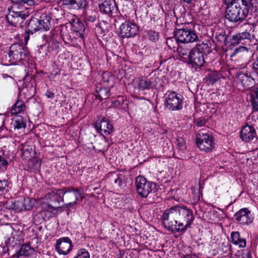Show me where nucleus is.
<instances>
[{
  "instance_id": "obj_1",
  "label": "nucleus",
  "mask_w": 258,
  "mask_h": 258,
  "mask_svg": "<svg viewBox=\"0 0 258 258\" xmlns=\"http://www.w3.org/2000/svg\"><path fill=\"white\" fill-rule=\"evenodd\" d=\"M195 219L192 211L186 206L176 205L166 210L162 216L164 227L173 233H184Z\"/></svg>"
},
{
  "instance_id": "obj_2",
  "label": "nucleus",
  "mask_w": 258,
  "mask_h": 258,
  "mask_svg": "<svg viewBox=\"0 0 258 258\" xmlns=\"http://www.w3.org/2000/svg\"><path fill=\"white\" fill-rule=\"evenodd\" d=\"M47 196L50 201L54 203L58 202V199H61L66 202L64 206L66 208H73L77 204L79 196L81 200L85 198V194L80 188L72 186L51 190L48 192Z\"/></svg>"
},
{
  "instance_id": "obj_3",
  "label": "nucleus",
  "mask_w": 258,
  "mask_h": 258,
  "mask_svg": "<svg viewBox=\"0 0 258 258\" xmlns=\"http://www.w3.org/2000/svg\"><path fill=\"white\" fill-rule=\"evenodd\" d=\"M247 2L245 0L239 1L226 6L225 17L229 22L234 23H241L249 13H250Z\"/></svg>"
},
{
  "instance_id": "obj_4",
  "label": "nucleus",
  "mask_w": 258,
  "mask_h": 258,
  "mask_svg": "<svg viewBox=\"0 0 258 258\" xmlns=\"http://www.w3.org/2000/svg\"><path fill=\"white\" fill-rule=\"evenodd\" d=\"M211 52V47L207 43L203 42L197 44L196 46L191 49V53L189 55L187 64L191 65L192 68H202L205 63V55H207Z\"/></svg>"
},
{
  "instance_id": "obj_5",
  "label": "nucleus",
  "mask_w": 258,
  "mask_h": 258,
  "mask_svg": "<svg viewBox=\"0 0 258 258\" xmlns=\"http://www.w3.org/2000/svg\"><path fill=\"white\" fill-rule=\"evenodd\" d=\"M8 56H6V62L11 64H16L18 62L24 63L26 61V58L29 56V53L27 49L20 43H14L9 48Z\"/></svg>"
},
{
  "instance_id": "obj_6",
  "label": "nucleus",
  "mask_w": 258,
  "mask_h": 258,
  "mask_svg": "<svg viewBox=\"0 0 258 258\" xmlns=\"http://www.w3.org/2000/svg\"><path fill=\"white\" fill-rule=\"evenodd\" d=\"M51 25L48 22V20L45 21L44 18L40 19L32 17L26 27L25 34L24 35V41L26 43L29 40L30 35L33 34L39 30H48L50 29Z\"/></svg>"
},
{
  "instance_id": "obj_7",
  "label": "nucleus",
  "mask_w": 258,
  "mask_h": 258,
  "mask_svg": "<svg viewBox=\"0 0 258 258\" xmlns=\"http://www.w3.org/2000/svg\"><path fill=\"white\" fill-rule=\"evenodd\" d=\"M196 142L198 148L205 152L213 150L215 146V140L212 134L208 131L200 130L197 135Z\"/></svg>"
},
{
  "instance_id": "obj_8",
  "label": "nucleus",
  "mask_w": 258,
  "mask_h": 258,
  "mask_svg": "<svg viewBox=\"0 0 258 258\" xmlns=\"http://www.w3.org/2000/svg\"><path fill=\"white\" fill-rule=\"evenodd\" d=\"M174 36L181 43H192L197 42L199 39L196 32L185 26L181 28L175 29Z\"/></svg>"
},
{
  "instance_id": "obj_9",
  "label": "nucleus",
  "mask_w": 258,
  "mask_h": 258,
  "mask_svg": "<svg viewBox=\"0 0 258 258\" xmlns=\"http://www.w3.org/2000/svg\"><path fill=\"white\" fill-rule=\"evenodd\" d=\"M254 77H256L252 70L247 69L246 64L244 68L241 69L237 73L236 79L237 83L240 84L244 88L251 87L254 83Z\"/></svg>"
},
{
  "instance_id": "obj_10",
  "label": "nucleus",
  "mask_w": 258,
  "mask_h": 258,
  "mask_svg": "<svg viewBox=\"0 0 258 258\" xmlns=\"http://www.w3.org/2000/svg\"><path fill=\"white\" fill-rule=\"evenodd\" d=\"M136 184L138 194L142 198H146L152 190L155 188L156 184L151 181H148L142 176L136 178Z\"/></svg>"
},
{
  "instance_id": "obj_11",
  "label": "nucleus",
  "mask_w": 258,
  "mask_h": 258,
  "mask_svg": "<svg viewBox=\"0 0 258 258\" xmlns=\"http://www.w3.org/2000/svg\"><path fill=\"white\" fill-rule=\"evenodd\" d=\"M165 104L166 107L170 110H179L182 108L183 100L182 96L178 95L176 92L168 91L165 95Z\"/></svg>"
},
{
  "instance_id": "obj_12",
  "label": "nucleus",
  "mask_w": 258,
  "mask_h": 258,
  "mask_svg": "<svg viewBox=\"0 0 258 258\" xmlns=\"http://www.w3.org/2000/svg\"><path fill=\"white\" fill-rule=\"evenodd\" d=\"M98 8L101 13L109 17H116L120 14L114 0H104L99 4Z\"/></svg>"
},
{
  "instance_id": "obj_13",
  "label": "nucleus",
  "mask_w": 258,
  "mask_h": 258,
  "mask_svg": "<svg viewBox=\"0 0 258 258\" xmlns=\"http://www.w3.org/2000/svg\"><path fill=\"white\" fill-rule=\"evenodd\" d=\"M252 37L249 32L245 30L243 32H239L234 35H233L230 39V45L235 46L237 44H241L244 45L241 47L244 50H247V48L246 46H249L250 40Z\"/></svg>"
},
{
  "instance_id": "obj_14",
  "label": "nucleus",
  "mask_w": 258,
  "mask_h": 258,
  "mask_svg": "<svg viewBox=\"0 0 258 258\" xmlns=\"http://www.w3.org/2000/svg\"><path fill=\"white\" fill-rule=\"evenodd\" d=\"M160 78L157 76L150 78L149 80L145 77H139L136 81V88L140 91L149 90L156 88Z\"/></svg>"
},
{
  "instance_id": "obj_15",
  "label": "nucleus",
  "mask_w": 258,
  "mask_h": 258,
  "mask_svg": "<svg viewBox=\"0 0 258 258\" xmlns=\"http://www.w3.org/2000/svg\"><path fill=\"white\" fill-rule=\"evenodd\" d=\"M119 29V34L123 38L134 37L139 33V28L137 25L128 21L121 24Z\"/></svg>"
},
{
  "instance_id": "obj_16",
  "label": "nucleus",
  "mask_w": 258,
  "mask_h": 258,
  "mask_svg": "<svg viewBox=\"0 0 258 258\" xmlns=\"http://www.w3.org/2000/svg\"><path fill=\"white\" fill-rule=\"evenodd\" d=\"M58 4L70 10H85L88 7L87 0H59Z\"/></svg>"
},
{
  "instance_id": "obj_17",
  "label": "nucleus",
  "mask_w": 258,
  "mask_h": 258,
  "mask_svg": "<svg viewBox=\"0 0 258 258\" xmlns=\"http://www.w3.org/2000/svg\"><path fill=\"white\" fill-rule=\"evenodd\" d=\"M28 16V15L26 14L23 11H12L9 12L6 18L9 24L17 27V25H20Z\"/></svg>"
},
{
  "instance_id": "obj_18",
  "label": "nucleus",
  "mask_w": 258,
  "mask_h": 258,
  "mask_svg": "<svg viewBox=\"0 0 258 258\" xmlns=\"http://www.w3.org/2000/svg\"><path fill=\"white\" fill-rule=\"evenodd\" d=\"M95 127L98 132L101 134L103 133L105 135L110 134L113 128L108 119L101 116H99L96 120Z\"/></svg>"
},
{
  "instance_id": "obj_19",
  "label": "nucleus",
  "mask_w": 258,
  "mask_h": 258,
  "mask_svg": "<svg viewBox=\"0 0 258 258\" xmlns=\"http://www.w3.org/2000/svg\"><path fill=\"white\" fill-rule=\"evenodd\" d=\"M73 244L68 237H64L58 239L55 244V249L59 254L66 255L71 250Z\"/></svg>"
},
{
  "instance_id": "obj_20",
  "label": "nucleus",
  "mask_w": 258,
  "mask_h": 258,
  "mask_svg": "<svg viewBox=\"0 0 258 258\" xmlns=\"http://www.w3.org/2000/svg\"><path fill=\"white\" fill-rule=\"evenodd\" d=\"M237 222L242 225L250 224L253 220L251 212L247 208H242L235 213L234 215Z\"/></svg>"
},
{
  "instance_id": "obj_21",
  "label": "nucleus",
  "mask_w": 258,
  "mask_h": 258,
  "mask_svg": "<svg viewBox=\"0 0 258 258\" xmlns=\"http://www.w3.org/2000/svg\"><path fill=\"white\" fill-rule=\"evenodd\" d=\"M60 36L51 31L50 34L46 36V43L51 52H58L59 50L61 43L58 40Z\"/></svg>"
},
{
  "instance_id": "obj_22",
  "label": "nucleus",
  "mask_w": 258,
  "mask_h": 258,
  "mask_svg": "<svg viewBox=\"0 0 258 258\" xmlns=\"http://www.w3.org/2000/svg\"><path fill=\"white\" fill-rule=\"evenodd\" d=\"M113 87V84L105 86L103 84H99L95 86L96 95L99 96V101H102L108 99L110 96V89Z\"/></svg>"
},
{
  "instance_id": "obj_23",
  "label": "nucleus",
  "mask_w": 258,
  "mask_h": 258,
  "mask_svg": "<svg viewBox=\"0 0 258 258\" xmlns=\"http://www.w3.org/2000/svg\"><path fill=\"white\" fill-rule=\"evenodd\" d=\"M240 138L245 142H249L254 139H256V134L255 129L252 125L244 126L240 132Z\"/></svg>"
},
{
  "instance_id": "obj_24",
  "label": "nucleus",
  "mask_w": 258,
  "mask_h": 258,
  "mask_svg": "<svg viewBox=\"0 0 258 258\" xmlns=\"http://www.w3.org/2000/svg\"><path fill=\"white\" fill-rule=\"evenodd\" d=\"M73 33L75 35V38H81L84 39L85 32V28L84 24L79 19L74 20L72 23Z\"/></svg>"
},
{
  "instance_id": "obj_25",
  "label": "nucleus",
  "mask_w": 258,
  "mask_h": 258,
  "mask_svg": "<svg viewBox=\"0 0 258 258\" xmlns=\"http://www.w3.org/2000/svg\"><path fill=\"white\" fill-rule=\"evenodd\" d=\"M62 16L61 9H59L58 8H51L48 15H42L41 18H44L45 21L48 20V22L50 24L51 20L57 21L62 18Z\"/></svg>"
},
{
  "instance_id": "obj_26",
  "label": "nucleus",
  "mask_w": 258,
  "mask_h": 258,
  "mask_svg": "<svg viewBox=\"0 0 258 258\" xmlns=\"http://www.w3.org/2000/svg\"><path fill=\"white\" fill-rule=\"evenodd\" d=\"M211 32H212V37H214L217 42L220 43L225 42L227 39V36L225 31L223 28L216 26L213 29H212Z\"/></svg>"
},
{
  "instance_id": "obj_27",
  "label": "nucleus",
  "mask_w": 258,
  "mask_h": 258,
  "mask_svg": "<svg viewBox=\"0 0 258 258\" xmlns=\"http://www.w3.org/2000/svg\"><path fill=\"white\" fill-rule=\"evenodd\" d=\"M34 250L28 244L22 245L19 251L12 255L10 258H19V257H28L33 253Z\"/></svg>"
},
{
  "instance_id": "obj_28",
  "label": "nucleus",
  "mask_w": 258,
  "mask_h": 258,
  "mask_svg": "<svg viewBox=\"0 0 258 258\" xmlns=\"http://www.w3.org/2000/svg\"><path fill=\"white\" fill-rule=\"evenodd\" d=\"M35 87L34 86L33 82L30 81L28 83L25 82L23 83L21 92L25 95V97L29 99L35 95Z\"/></svg>"
},
{
  "instance_id": "obj_29",
  "label": "nucleus",
  "mask_w": 258,
  "mask_h": 258,
  "mask_svg": "<svg viewBox=\"0 0 258 258\" xmlns=\"http://www.w3.org/2000/svg\"><path fill=\"white\" fill-rule=\"evenodd\" d=\"M176 51L180 57V60L187 64L188 59H189V55L191 53V49L184 46H179L177 47Z\"/></svg>"
},
{
  "instance_id": "obj_30",
  "label": "nucleus",
  "mask_w": 258,
  "mask_h": 258,
  "mask_svg": "<svg viewBox=\"0 0 258 258\" xmlns=\"http://www.w3.org/2000/svg\"><path fill=\"white\" fill-rule=\"evenodd\" d=\"M230 237L233 244L234 245H238L240 247H245L246 246V240L244 238H241L240 237L239 232H232L231 233Z\"/></svg>"
},
{
  "instance_id": "obj_31",
  "label": "nucleus",
  "mask_w": 258,
  "mask_h": 258,
  "mask_svg": "<svg viewBox=\"0 0 258 258\" xmlns=\"http://www.w3.org/2000/svg\"><path fill=\"white\" fill-rule=\"evenodd\" d=\"M247 69L252 70L256 77H258V54L252 56V58L246 64Z\"/></svg>"
},
{
  "instance_id": "obj_32",
  "label": "nucleus",
  "mask_w": 258,
  "mask_h": 258,
  "mask_svg": "<svg viewBox=\"0 0 258 258\" xmlns=\"http://www.w3.org/2000/svg\"><path fill=\"white\" fill-rule=\"evenodd\" d=\"M220 78V74L217 71H210L206 77V82L209 85H213Z\"/></svg>"
},
{
  "instance_id": "obj_33",
  "label": "nucleus",
  "mask_w": 258,
  "mask_h": 258,
  "mask_svg": "<svg viewBox=\"0 0 258 258\" xmlns=\"http://www.w3.org/2000/svg\"><path fill=\"white\" fill-rule=\"evenodd\" d=\"M26 107L24 102L18 99L12 106L10 113H21L25 110Z\"/></svg>"
},
{
  "instance_id": "obj_34",
  "label": "nucleus",
  "mask_w": 258,
  "mask_h": 258,
  "mask_svg": "<svg viewBox=\"0 0 258 258\" xmlns=\"http://www.w3.org/2000/svg\"><path fill=\"white\" fill-rule=\"evenodd\" d=\"M179 43L180 42L178 41L174 35L173 37H168L166 39V45L170 49H173L174 51L176 50L178 47H179Z\"/></svg>"
},
{
  "instance_id": "obj_35",
  "label": "nucleus",
  "mask_w": 258,
  "mask_h": 258,
  "mask_svg": "<svg viewBox=\"0 0 258 258\" xmlns=\"http://www.w3.org/2000/svg\"><path fill=\"white\" fill-rule=\"evenodd\" d=\"M14 7L19 8V6L24 7L26 9L27 6H32L35 4L34 0H11Z\"/></svg>"
},
{
  "instance_id": "obj_36",
  "label": "nucleus",
  "mask_w": 258,
  "mask_h": 258,
  "mask_svg": "<svg viewBox=\"0 0 258 258\" xmlns=\"http://www.w3.org/2000/svg\"><path fill=\"white\" fill-rule=\"evenodd\" d=\"M37 52L41 57L44 58L46 57L49 53L51 52L46 42L39 46Z\"/></svg>"
},
{
  "instance_id": "obj_37",
  "label": "nucleus",
  "mask_w": 258,
  "mask_h": 258,
  "mask_svg": "<svg viewBox=\"0 0 258 258\" xmlns=\"http://www.w3.org/2000/svg\"><path fill=\"white\" fill-rule=\"evenodd\" d=\"M147 38L154 43H156L159 40V33L154 30L150 29L147 31Z\"/></svg>"
},
{
  "instance_id": "obj_38",
  "label": "nucleus",
  "mask_w": 258,
  "mask_h": 258,
  "mask_svg": "<svg viewBox=\"0 0 258 258\" xmlns=\"http://www.w3.org/2000/svg\"><path fill=\"white\" fill-rule=\"evenodd\" d=\"M123 178V175L122 174H111L110 180L118 186L121 187L122 185V180Z\"/></svg>"
},
{
  "instance_id": "obj_39",
  "label": "nucleus",
  "mask_w": 258,
  "mask_h": 258,
  "mask_svg": "<svg viewBox=\"0 0 258 258\" xmlns=\"http://www.w3.org/2000/svg\"><path fill=\"white\" fill-rule=\"evenodd\" d=\"M99 96L96 95V92L95 91L94 93L89 94L87 96L86 100L91 104H94L95 105H97L102 101H99Z\"/></svg>"
},
{
  "instance_id": "obj_40",
  "label": "nucleus",
  "mask_w": 258,
  "mask_h": 258,
  "mask_svg": "<svg viewBox=\"0 0 258 258\" xmlns=\"http://www.w3.org/2000/svg\"><path fill=\"white\" fill-rule=\"evenodd\" d=\"M24 203H25V199L20 198L18 200L15 201L13 208L18 212L24 210Z\"/></svg>"
},
{
  "instance_id": "obj_41",
  "label": "nucleus",
  "mask_w": 258,
  "mask_h": 258,
  "mask_svg": "<svg viewBox=\"0 0 258 258\" xmlns=\"http://www.w3.org/2000/svg\"><path fill=\"white\" fill-rule=\"evenodd\" d=\"M14 125V127L17 129L25 128L26 127V124L23 121L22 116H18L17 118L15 119Z\"/></svg>"
},
{
  "instance_id": "obj_42",
  "label": "nucleus",
  "mask_w": 258,
  "mask_h": 258,
  "mask_svg": "<svg viewBox=\"0 0 258 258\" xmlns=\"http://www.w3.org/2000/svg\"><path fill=\"white\" fill-rule=\"evenodd\" d=\"M9 190V184L5 179H0V195L7 192Z\"/></svg>"
},
{
  "instance_id": "obj_43",
  "label": "nucleus",
  "mask_w": 258,
  "mask_h": 258,
  "mask_svg": "<svg viewBox=\"0 0 258 258\" xmlns=\"http://www.w3.org/2000/svg\"><path fill=\"white\" fill-rule=\"evenodd\" d=\"M74 258H90L88 251L84 248L79 249Z\"/></svg>"
},
{
  "instance_id": "obj_44",
  "label": "nucleus",
  "mask_w": 258,
  "mask_h": 258,
  "mask_svg": "<svg viewBox=\"0 0 258 258\" xmlns=\"http://www.w3.org/2000/svg\"><path fill=\"white\" fill-rule=\"evenodd\" d=\"M112 77L110 75V73L108 72H104L102 74V82L101 84L105 86L110 85L109 83Z\"/></svg>"
},
{
  "instance_id": "obj_45",
  "label": "nucleus",
  "mask_w": 258,
  "mask_h": 258,
  "mask_svg": "<svg viewBox=\"0 0 258 258\" xmlns=\"http://www.w3.org/2000/svg\"><path fill=\"white\" fill-rule=\"evenodd\" d=\"M56 91L57 90L55 89H47L44 93V95L47 98L53 100L55 98V94Z\"/></svg>"
},
{
  "instance_id": "obj_46",
  "label": "nucleus",
  "mask_w": 258,
  "mask_h": 258,
  "mask_svg": "<svg viewBox=\"0 0 258 258\" xmlns=\"http://www.w3.org/2000/svg\"><path fill=\"white\" fill-rule=\"evenodd\" d=\"M10 255L8 246L0 245V258H8Z\"/></svg>"
},
{
  "instance_id": "obj_47",
  "label": "nucleus",
  "mask_w": 258,
  "mask_h": 258,
  "mask_svg": "<svg viewBox=\"0 0 258 258\" xmlns=\"http://www.w3.org/2000/svg\"><path fill=\"white\" fill-rule=\"evenodd\" d=\"M24 210H30L34 205L35 201L33 199L30 198L25 199Z\"/></svg>"
},
{
  "instance_id": "obj_48",
  "label": "nucleus",
  "mask_w": 258,
  "mask_h": 258,
  "mask_svg": "<svg viewBox=\"0 0 258 258\" xmlns=\"http://www.w3.org/2000/svg\"><path fill=\"white\" fill-rule=\"evenodd\" d=\"M124 105H126L127 104H124L123 101H122V102H121L120 101L118 100H115L111 102L110 107L121 109V107H123Z\"/></svg>"
},
{
  "instance_id": "obj_49",
  "label": "nucleus",
  "mask_w": 258,
  "mask_h": 258,
  "mask_svg": "<svg viewBox=\"0 0 258 258\" xmlns=\"http://www.w3.org/2000/svg\"><path fill=\"white\" fill-rule=\"evenodd\" d=\"M177 144L178 148L180 150H183L186 148V142L184 139L181 137L178 138L177 140Z\"/></svg>"
},
{
  "instance_id": "obj_50",
  "label": "nucleus",
  "mask_w": 258,
  "mask_h": 258,
  "mask_svg": "<svg viewBox=\"0 0 258 258\" xmlns=\"http://www.w3.org/2000/svg\"><path fill=\"white\" fill-rule=\"evenodd\" d=\"M52 71H51L50 75L52 77L55 78L57 75L60 74V70L58 66L54 63L51 66Z\"/></svg>"
},
{
  "instance_id": "obj_51",
  "label": "nucleus",
  "mask_w": 258,
  "mask_h": 258,
  "mask_svg": "<svg viewBox=\"0 0 258 258\" xmlns=\"http://www.w3.org/2000/svg\"><path fill=\"white\" fill-rule=\"evenodd\" d=\"M61 38L66 43H69L73 41V38L69 33L61 34Z\"/></svg>"
},
{
  "instance_id": "obj_52",
  "label": "nucleus",
  "mask_w": 258,
  "mask_h": 258,
  "mask_svg": "<svg viewBox=\"0 0 258 258\" xmlns=\"http://www.w3.org/2000/svg\"><path fill=\"white\" fill-rule=\"evenodd\" d=\"M257 118V114H249L247 117V121L249 123L252 124L256 122Z\"/></svg>"
},
{
  "instance_id": "obj_53",
  "label": "nucleus",
  "mask_w": 258,
  "mask_h": 258,
  "mask_svg": "<svg viewBox=\"0 0 258 258\" xmlns=\"http://www.w3.org/2000/svg\"><path fill=\"white\" fill-rule=\"evenodd\" d=\"M209 119V118H204L203 117H200L198 118L196 121V125L198 126H202L206 124V122H207L208 120Z\"/></svg>"
},
{
  "instance_id": "obj_54",
  "label": "nucleus",
  "mask_w": 258,
  "mask_h": 258,
  "mask_svg": "<svg viewBox=\"0 0 258 258\" xmlns=\"http://www.w3.org/2000/svg\"><path fill=\"white\" fill-rule=\"evenodd\" d=\"M250 101L253 111H258V99H250Z\"/></svg>"
},
{
  "instance_id": "obj_55",
  "label": "nucleus",
  "mask_w": 258,
  "mask_h": 258,
  "mask_svg": "<svg viewBox=\"0 0 258 258\" xmlns=\"http://www.w3.org/2000/svg\"><path fill=\"white\" fill-rule=\"evenodd\" d=\"M8 165V162L5 158L0 155V168H6Z\"/></svg>"
},
{
  "instance_id": "obj_56",
  "label": "nucleus",
  "mask_w": 258,
  "mask_h": 258,
  "mask_svg": "<svg viewBox=\"0 0 258 258\" xmlns=\"http://www.w3.org/2000/svg\"><path fill=\"white\" fill-rule=\"evenodd\" d=\"M86 20L89 22H94L96 20V17L95 15H88L86 17Z\"/></svg>"
},
{
  "instance_id": "obj_57",
  "label": "nucleus",
  "mask_w": 258,
  "mask_h": 258,
  "mask_svg": "<svg viewBox=\"0 0 258 258\" xmlns=\"http://www.w3.org/2000/svg\"><path fill=\"white\" fill-rule=\"evenodd\" d=\"M250 99H258V87L253 90V93L250 94Z\"/></svg>"
},
{
  "instance_id": "obj_58",
  "label": "nucleus",
  "mask_w": 258,
  "mask_h": 258,
  "mask_svg": "<svg viewBox=\"0 0 258 258\" xmlns=\"http://www.w3.org/2000/svg\"><path fill=\"white\" fill-rule=\"evenodd\" d=\"M14 237L13 236L8 237L5 241L6 246L12 244L14 242Z\"/></svg>"
},
{
  "instance_id": "obj_59",
  "label": "nucleus",
  "mask_w": 258,
  "mask_h": 258,
  "mask_svg": "<svg viewBox=\"0 0 258 258\" xmlns=\"http://www.w3.org/2000/svg\"><path fill=\"white\" fill-rule=\"evenodd\" d=\"M109 53H110L111 54H113V52H111L110 51H106V52H105L106 56V59H107V60L108 62L109 61V58H111L110 56H109Z\"/></svg>"
},
{
  "instance_id": "obj_60",
  "label": "nucleus",
  "mask_w": 258,
  "mask_h": 258,
  "mask_svg": "<svg viewBox=\"0 0 258 258\" xmlns=\"http://www.w3.org/2000/svg\"><path fill=\"white\" fill-rule=\"evenodd\" d=\"M200 192L198 191L196 196L195 197V200H200Z\"/></svg>"
}]
</instances>
